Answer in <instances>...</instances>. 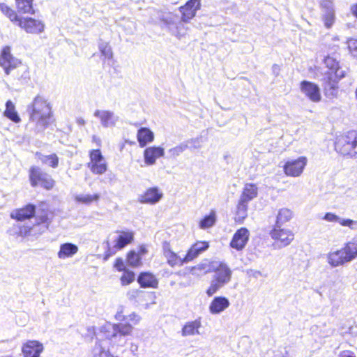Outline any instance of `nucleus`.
I'll list each match as a JSON object with an SVG mask.
<instances>
[{
    "mask_svg": "<svg viewBox=\"0 0 357 357\" xmlns=\"http://www.w3.org/2000/svg\"><path fill=\"white\" fill-rule=\"evenodd\" d=\"M293 216V212L287 208L279 210L277 215L275 227H280L281 225L289 221Z\"/></svg>",
    "mask_w": 357,
    "mask_h": 357,
    "instance_id": "obj_40",
    "label": "nucleus"
},
{
    "mask_svg": "<svg viewBox=\"0 0 357 357\" xmlns=\"http://www.w3.org/2000/svg\"><path fill=\"white\" fill-rule=\"evenodd\" d=\"M214 261H210L208 259L203 260L201 263L197 265L192 266L190 268V273L192 275L200 277L206 273L213 272V269H214Z\"/></svg>",
    "mask_w": 357,
    "mask_h": 357,
    "instance_id": "obj_23",
    "label": "nucleus"
},
{
    "mask_svg": "<svg viewBox=\"0 0 357 357\" xmlns=\"http://www.w3.org/2000/svg\"><path fill=\"white\" fill-rule=\"evenodd\" d=\"M340 255H342L344 264L351 263L357 258V240L352 239L338 249Z\"/></svg>",
    "mask_w": 357,
    "mask_h": 357,
    "instance_id": "obj_11",
    "label": "nucleus"
},
{
    "mask_svg": "<svg viewBox=\"0 0 357 357\" xmlns=\"http://www.w3.org/2000/svg\"><path fill=\"white\" fill-rule=\"evenodd\" d=\"M47 217L46 215H43L40 218V222H38V225H34L33 227H29L28 226H18V235L22 237L31 235L33 231H36L38 227H40V234H42L47 229V225L40 226V224L47 223Z\"/></svg>",
    "mask_w": 357,
    "mask_h": 357,
    "instance_id": "obj_27",
    "label": "nucleus"
},
{
    "mask_svg": "<svg viewBox=\"0 0 357 357\" xmlns=\"http://www.w3.org/2000/svg\"><path fill=\"white\" fill-rule=\"evenodd\" d=\"M217 216L215 211H211L209 214L205 215L199 222V227L202 229H207L213 227L216 222Z\"/></svg>",
    "mask_w": 357,
    "mask_h": 357,
    "instance_id": "obj_38",
    "label": "nucleus"
},
{
    "mask_svg": "<svg viewBox=\"0 0 357 357\" xmlns=\"http://www.w3.org/2000/svg\"><path fill=\"white\" fill-rule=\"evenodd\" d=\"M137 282L142 288L156 289L158 287V280L150 272L141 273L137 278Z\"/></svg>",
    "mask_w": 357,
    "mask_h": 357,
    "instance_id": "obj_24",
    "label": "nucleus"
},
{
    "mask_svg": "<svg viewBox=\"0 0 357 357\" xmlns=\"http://www.w3.org/2000/svg\"><path fill=\"white\" fill-rule=\"evenodd\" d=\"M143 155L146 165H153L158 158L165 155V149L161 146H149L144 149Z\"/></svg>",
    "mask_w": 357,
    "mask_h": 357,
    "instance_id": "obj_19",
    "label": "nucleus"
},
{
    "mask_svg": "<svg viewBox=\"0 0 357 357\" xmlns=\"http://www.w3.org/2000/svg\"><path fill=\"white\" fill-rule=\"evenodd\" d=\"M127 297L130 301H135L136 302H141L146 300V298H152L153 301L151 303L144 304V308L148 309L151 305L155 304V295L153 292H145L139 289H131L128 291Z\"/></svg>",
    "mask_w": 357,
    "mask_h": 357,
    "instance_id": "obj_21",
    "label": "nucleus"
},
{
    "mask_svg": "<svg viewBox=\"0 0 357 357\" xmlns=\"http://www.w3.org/2000/svg\"><path fill=\"white\" fill-rule=\"evenodd\" d=\"M99 50L102 56L105 59H110L112 58V51L111 47L107 43L101 42L99 44Z\"/></svg>",
    "mask_w": 357,
    "mask_h": 357,
    "instance_id": "obj_46",
    "label": "nucleus"
},
{
    "mask_svg": "<svg viewBox=\"0 0 357 357\" xmlns=\"http://www.w3.org/2000/svg\"><path fill=\"white\" fill-rule=\"evenodd\" d=\"M356 149V131L347 132L336 138L335 150L338 153L350 158H357V153H354Z\"/></svg>",
    "mask_w": 357,
    "mask_h": 357,
    "instance_id": "obj_3",
    "label": "nucleus"
},
{
    "mask_svg": "<svg viewBox=\"0 0 357 357\" xmlns=\"http://www.w3.org/2000/svg\"><path fill=\"white\" fill-rule=\"evenodd\" d=\"M338 357H356L354 354L349 351H343L340 353Z\"/></svg>",
    "mask_w": 357,
    "mask_h": 357,
    "instance_id": "obj_53",
    "label": "nucleus"
},
{
    "mask_svg": "<svg viewBox=\"0 0 357 357\" xmlns=\"http://www.w3.org/2000/svg\"><path fill=\"white\" fill-rule=\"evenodd\" d=\"M17 25L29 33H40L44 31L45 24L39 20L33 18H20Z\"/></svg>",
    "mask_w": 357,
    "mask_h": 357,
    "instance_id": "obj_10",
    "label": "nucleus"
},
{
    "mask_svg": "<svg viewBox=\"0 0 357 357\" xmlns=\"http://www.w3.org/2000/svg\"><path fill=\"white\" fill-rule=\"evenodd\" d=\"M326 66L335 74V78L340 79L344 76L343 71L339 68V63L332 56H327L324 59Z\"/></svg>",
    "mask_w": 357,
    "mask_h": 357,
    "instance_id": "obj_36",
    "label": "nucleus"
},
{
    "mask_svg": "<svg viewBox=\"0 0 357 357\" xmlns=\"http://www.w3.org/2000/svg\"><path fill=\"white\" fill-rule=\"evenodd\" d=\"M114 318L116 320L119 321H123L127 320V316L123 314V310L122 307L118 310L114 316Z\"/></svg>",
    "mask_w": 357,
    "mask_h": 357,
    "instance_id": "obj_51",
    "label": "nucleus"
},
{
    "mask_svg": "<svg viewBox=\"0 0 357 357\" xmlns=\"http://www.w3.org/2000/svg\"><path fill=\"white\" fill-rule=\"evenodd\" d=\"M135 278V273L129 270L124 271L120 278L122 285H128L131 284Z\"/></svg>",
    "mask_w": 357,
    "mask_h": 357,
    "instance_id": "obj_45",
    "label": "nucleus"
},
{
    "mask_svg": "<svg viewBox=\"0 0 357 357\" xmlns=\"http://www.w3.org/2000/svg\"><path fill=\"white\" fill-rule=\"evenodd\" d=\"M195 141H185L169 149L167 151L168 155L170 158H176L181 155L186 149H188L189 144L195 143Z\"/></svg>",
    "mask_w": 357,
    "mask_h": 357,
    "instance_id": "obj_35",
    "label": "nucleus"
},
{
    "mask_svg": "<svg viewBox=\"0 0 357 357\" xmlns=\"http://www.w3.org/2000/svg\"><path fill=\"white\" fill-rule=\"evenodd\" d=\"M162 250L163 255L170 266L174 267L175 266H181L183 263H188V261H185V257H182L172 250L169 243L165 242L163 243Z\"/></svg>",
    "mask_w": 357,
    "mask_h": 357,
    "instance_id": "obj_20",
    "label": "nucleus"
},
{
    "mask_svg": "<svg viewBox=\"0 0 357 357\" xmlns=\"http://www.w3.org/2000/svg\"><path fill=\"white\" fill-rule=\"evenodd\" d=\"M16 3L20 12L24 13H32V0H16Z\"/></svg>",
    "mask_w": 357,
    "mask_h": 357,
    "instance_id": "obj_44",
    "label": "nucleus"
},
{
    "mask_svg": "<svg viewBox=\"0 0 357 357\" xmlns=\"http://www.w3.org/2000/svg\"><path fill=\"white\" fill-rule=\"evenodd\" d=\"M29 111L30 122L38 130H43L50 123L52 114L48 100L43 96H36L29 107Z\"/></svg>",
    "mask_w": 357,
    "mask_h": 357,
    "instance_id": "obj_1",
    "label": "nucleus"
},
{
    "mask_svg": "<svg viewBox=\"0 0 357 357\" xmlns=\"http://www.w3.org/2000/svg\"><path fill=\"white\" fill-rule=\"evenodd\" d=\"M323 220L329 222H337L342 227H348L353 231L357 230V220L342 218L331 212L326 213Z\"/></svg>",
    "mask_w": 357,
    "mask_h": 357,
    "instance_id": "obj_18",
    "label": "nucleus"
},
{
    "mask_svg": "<svg viewBox=\"0 0 357 357\" xmlns=\"http://www.w3.org/2000/svg\"><path fill=\"white\" fill-rule=\"evenodd\" d=\"M272 238L280 242L282 246L289 245L294 240V234L289 229H282L280 227H275L271 232Z\"/></svg>",
    "mask_w": 357,
    "mask_h": 357,
    "instance_id": "obj_15",
    "label": "nucleus"
},
{
    "mask_svg": "<svg viewBox=\"0 0 357 357\" xmlns=\"http://www.w3.org/2000/svg\"><path fill=\"white\" fill-rule=\"evenodd\" d=\"M201 327L202 321L200 318L193 321H188L183 326L181 331V334L183 337L199 335V329Z\"/></svg>",
    "mask_w": 357,
    "mask_h": 357,
    "instance_id": "obj_29",
    "label": "nucleus"
},
{
    "mask_svg": "<svg viewBox=\"0 0 357 357\" xmlns=\"http://www.w3.org/2000/svg\"><path fill=\"white\" fill-rule=\"evenodd\" d=\"M248 203L239 199L236 207L235 215V221L236 222L242 223L248 216Z\"/></svg>",
    "mask_w": 357,
    "mask_h": 357,
    "instance_id": "obj_37",
    "label": "nucleus"
},
{
    "mask_svg": "<svg viewBox=\"0 0 357 357\" xmlns=\"http://www.w3.org/2000/svg\"><path fill=\"white\" fill-rule=\"evenodd\" d=\"M43 351V344L37 340H29L22 347V352L24 357H40Z\"/></svg>",
    "mask_w": 357,
    "mask_h": 357,
    "instance_id": "obj_16",
    "label": "nucleus"
},
{
    "mask_svg": "<svg viewBox=\"0 0 357 357\" xmlns=\"http://www.w3.org/2000/svg\"><path fill=\"white\" fill-rule=\"evenodd\" d=\"M133 240V233L129 231H120L116 240L114 247L117 249H122Z\"/></svg>",
    "mask_w": 357,
    "mask_h": 357,
    "instance_id": "obj_34",
    "label": "nucleus"
},
{
    "mask_svg": "<svg viewBox=\"0 0 357 357\" xmlns=\"http://www.w3.org/2000/svg\"><path fill=\"white\" fill-rule=\"evenodd\" d=\"M99 197V195L98 194H79L75 196V199L77 202L88 205L93 202L98 201Z\"/></svg>",
    "mask_w": 357,
    "mask_h": 357,
    "instance_id": "obj_42",
    "label": "nucleus"
},
{
    "mask_svg": "<svg viewBox=\"0 0 357 357\" xmlns=\"http://www.w3.org/2000/svg\"><path fill=\"white\" fill-rule=\"evenodd\" d=\"M347 43L351 55L357 59V39L349 38L347 40Z\"/></svg>",
    "mask_w": 357,
    "mask_h": 357,
    "instance_id": "obj_48",
    "label": "nucleus"
},
{
    "mask_svg": "<svg viewBox=\"0 0 357 357\" xmlns=\"http://www.w3.org/2000/svg\"><path fill=\"white\" fill-rule=\"evenodd\" d=\"M201 6L200 0H190L185 6L180 8L182 13L181 20L183 22H188L192 19Z\"/></svg>",
    "mask_w": 357,
    "mask_h": 357,
    "instance_id": "obj_17",
    "label": "nucleus"
},
{
    "mask_svg": "<svg viewBox=\"0 0 357 357\" xmlns=\"http://www.w3.org/2000/svg\"><path fill=\"white\" fill-rule=\"evenodd\" d=\"M130 351L132 354H135L138 351V345L134 343H131Z\"/></svg>",
    "mask_w": 357,
    "mask_h": 357,
    "instance_id": "obj_55",
    "label": "nucleus"
},
{
    "mask_svg": "<svg viewBox=\"0 0 357 357\" xmlns=\"http://www.w3.org/2000/svg\"><path fill=\"white\" fill-rule=\"evenodd\" d=\"M307 162L306 157L301 156L295 160H288L283 166L284 174L288 176H300Z\"/></svg>",
    "mask_w": 357,
    "mask_h": 357,
    "instance_id": "obj_8",
    "label": "nucleus"
},
{
    "mask_svg": "<svg viewBox=\"0 0 357 357\" xmlns=\"http://www.w3.org/2000/svg\"><path fill=\"white\" fill-rule=\"evenodd\" d=\"M230 305L229 299L225 296H215L210 303L208 310L211 314H219Z\"/></svg>",
    "mask_w": 357,
    "mask_h": 357,
    "instance_id": "obj_22",
    "label": "nucleus"
},
{
    "mask_svg": "<svg viewBox=\"0 0 357 357\" xmlns=\"http://www.w3.org/2000/svg\"><path fill=\"white\" fill-rule=\"evenodd\" d=\"M114 267L119 271H126L127 269H126V266L124 264V262L123 261L120 259V258H118L116 259L115 261V263H114Z\"/></svg>",
    "mask_w": 357,
    "mask_h": 357,
    "instance_id": "obj_50",
    "label": "nucleus"
},
{
    "mask_svg": "<svg viewBox=\"0 0 357 357\" xmlns=\"http://www.w3.org/2000/svg\"><path fill=\"white\" fill-rule=\"evenodd\" d=\"M163 197V192L157 187L148 188L144 193L139 195L140 203L154 205L158 203Z\"/></svg>",
    "mask_w": 357,
    "mask_h": 357,
    "instance_id": "obj_12",
    "label": "nucleus"
},
{
    "mask_svg": "<svg viewBox=\"0 0 357 357\" xmlns=\"http://www.w3.org/2000/svg\"><path fill=\"white\" fill-rule=\"evenodd\" d=\"M0 10L3 14L10 19L11 22H15L17 24H18V21L20 18H19L16 13L6 4L4 3H0Z\"/></svg>",
    "mask_w": 357,
    "mask_h": 357,
    "instance_id": "obj_43",
    "label": "nucleus"
},
{
    "mask_svg": "<svg viewBox=\"0 0 357 357\" xmlns=\"http://www.w3.org/2000/svg\"><path fill=\"white\" fill-rule=\"evenodd\" d=\"M342 257L338 249H331L325 255L326 262L331 268L343 266L344 264Z\"/></svg>",
    "mask_w": 357,
    "mask_h": 357,
    "instance_id": "obj_28",
    "label": "nucleus"
},
{
    "mask_svg": "<svg viewBox=\"0 0 357 357\" xmlns=\"http://www.w3.org/2000/svg\"><path fill=\"white\" fill-rule=\"evenodd\" d=\"M36 156L43 164L46 165L52 168H56L59 164V158L56 154H50L47 155L41 153H36Z\"/></svg>",
    "mask_w": 357,
    "mask_h": 357,
    "instance_id": "obj_39",
    "label": "nucleus"
},
{
    "mask_svg": "<svg viewBox=\"0 0 357 357\" xmlns=\"http://www.w3.org/2000/svg\"><path fill=\"white\" fill-rule=\"evenodd\" d=\"M92 142L93 143L96 144L98 146H100L101 144V139H100L99 137H98L96 135H93Z\"/></svg>",
    "mask_w": 357,
    "mask_h": 357,
    "instance_id": "obj_56",
    "label": "nucleus"
},
{
    "mask_svg": "<svg viewBox=\"0 0 357 357\" xmlns=\"http://www.w3.org/2000/svg\"><path fill=\"white\" fill-rule=\"evenodd\" d=\"M137 139L140 147H144L154 140V133L148 128H140L137 130Z\"/></svg>",
    "mask_w": 357,
    "mask_h": 357,
    "instance_id": "obj_30",
    "label": "nucleus"
},
{
    "mask_svg": "<svg viewBox=\"0 0 357 357\" xmlns=\"http://www.w3.org/2000/svg\"><path fill=\"white\" fill-rule=\"evenodd\" d=\"M89 158L87 167L93 174L102 175L107 172V162L100 149L90 151Z\"/></svg>",
    "mask_w": 357,
    "mask_h": 357,
    "instance_id": "obj_4",
    "label": "nucleus"
},
{
    "mask_svg": "<svg viewBox=\"0 0 357 357\" xmlns=\"http://www.w3.org/2000/svg\"><path fill=\"white\" fill-rule=\"evenodd\" d=\"M77 123L79 126H84L86 123V121L83 118H78L77 119Z\"/></svg>",
    "mask_w": 357,
    "mask_h": 357,
    "instance_id": "obj_57",
    "label": "nucleus"
},
{
    "mask_svg": "<svg viewBox=\"0 0 357 357\" xmlns=\"http://www.w3.org/2000/svg\"><path fill=\"white\" fill-rule=\"evenodd\" d=\"M331 89H332L333 90H335V89H336V86H335L334 84H333V85L331 86Z\"/></svg>",
    "mask_w": 357,
    "mask_h": 357,
    "instance_id": "obj_58",
    "label": "nucleus"
},
{
    "mask_svg": "<svg viewBox=\"0 0 357 357\" xmlns=\"http://www.w3.org/2000/svg\"><path fill=\"white\" fill-rule=\"evenodd\" d=\"M207 241H197L193 244L185 255V261L190 262L199 256V254L208 248Z\"/></svg>",
    "mask_w": 357,
    "mask_h": 357,
    "instance_id": "obj_26",
    "label": "nucleus"
},
{
    "mask_svg": "<svg viewBox=\"0 0 357 357\" xmlns=\"http://www.w3.org/2000/svg\"><path fill=\"white\" fill-rule=\"evenodd\" d=\"M249 236L250 231L247 228H240L234 234L230 242V246L236 250H242L245 247Z\"/></svg>",
    "mask_w": 357,
    "mask_h": 357,
    "instance_id": "obj_14",
    "label": "nucleus"
},
{
    "mask_svg": "<svg viewBox=\"0 0 357 357\" xmlns=\"http://www.w3.org/2000/svg\"><path fill=\"white\" fill-rule=\"evenodd\" d=\"M128 263L132 266H137L140 264L141 257L138 253L131 251L128 255Z\"/></svg>",
    "mask_w": 357,
    "mask_h": 357,
    "instance_id": "obj_47",
    "label": "nucleus"
},
{
    "mask_svg": "<svg viewBox=\"0 0 357 357\" xmlns=\"http://www.w3.org/2000/svg\"><path fill=\"white\" fill-rule=\"evenodd\" d=\"M78 252V247L71 243H65L60 245L57 256L60 259L73 257Z\"/></svg>",
    "mask_w": 357,
    "mask_h": 357,
    "instance_id": "obj_31",
    "label": "nucleus"
},
{
    "mask_svg": "<svg viewBox=\"0 0 357 357\" xmlns=\"http://www.w3.org/2000/svg\"><path fill=\"white\" fill-rule=\"evenodd\" d=\"M20 64L21 61L11 54L10 47H3L0 54V66L3 68L5 73L9 75L11 70L17 68Z\"/></svg>",
    "mask_w": 357,
    "mask_h": 357,
    "instance_id": "obj_7",
    "label": "nucleus"
},
{
    "mask_svg": "<svg viewBox=\"0 0 357 357\" xmlns=\"http://www.w3.org/2000/svg\"><path fill=\"white\" fill-rule=\"evenodd\" d=\"M215 273L211 284L206 290L208 296H213L220 289L229 283L231 278L232 271L230 268L224 262L215 261L214 264Z\"/></svg>",
    "mask_w": 357,
    "mask_h": 357,
    "instance_id": "obj_2",
    "label": "nucleus"
},
{
    "mask_svg": "<svg viewBox=\"0 0 357 357\" xmlns=\"http://www.w3.org/2000/svg\"><path fill=\"white\" fill-rule=\"evenodd\" d=\"M301 93L312 102L317 103L321 100L319 86L312 82L303 80L300 84Z\"/></svg>",
    "mask_w": 357,
    "mask_h": 357,
    "instance_id": "obj_9",
    "label": "nucleus"
},
{
    "mask_svg": "<svg viewBox=\"0 0 357 357\" xmlns=\"http://www.w3.org/2000/svg\"><path fill=\"white\" fill-rule=\"evenodd\" d=\"M321 18L326 29H331L335 22V12L333 0L320 1Z\"/></svg>",
    "mask_w": 357,
    "mask_h": 357,
    "instance_id": "obj_6",
    "label": "nucleus"
},
{
    "mask_svg": "<svg viewBox=\"0 0 357 357\" xmlns=\"http://www.w3.org/2000/svg\"><path fill=\"white\" fill-rule=\"evenodd\" d=\"M3 115L15 123H18L21 121V119L15 109V105L11 100H8L6 102V109L3 112Z\"/></svg>",
    "mask_w": 357,
    "mask_h": 357,
    "instance_id": "obj_33",
    "label": "nucleus"
},
{
    "mask_svg": "<svg viewBox=\"0 0 357 357\" xmlns=\"http://www.w3.org/2000/svg\"><path fill=\"white\" fill-rule=\"evenodd\" d=\"M189 141H195L196 142L189 144L188 149L195 150V149H198L200 148V144L197 139H190Z\"/></svg>",
    "mask_w": 357,
    "mask_h": 357,
    "instance_id": "obj_52",
    "label": "nucleus"
},
{
    "mask_svg": "<svg viewBox=\"0 0 357 357\" xmlns=\"http://www.w3.org/2000/svg\"><path fill=\"white\" fill-rule=\"evenodd\" d=\"M35 214V206L28 204L25 207L13 211L10 217L18 221H23L33 217Z\"/></svg>",
    "mask_w": 357,
    "mask_h": 357,
    "instance_id": "obj_25",
    "label": "nucleus"
},
{
    "mask_svg": "<svg viewBox=\"0 0 357 357\" xmlns=\"http://www.w3.org/2000/svg\"><path fill=\"white\" fill-rule=\"evenodd\" d=\"M350 11L351 14L357 18V3L351 6Z\"/></svg>",
    "mask_w": 357,
    "mask_h": 357,
    "instance_id": "obj_54",
    "label": "nucleus"
},
{
    "mask_svg": "<svg viewBox=\"0 0 357 357\" xmlns=\"http://www.w3.org/2000/svg\"><path fill=\"white\" fill-rule=\"evenodd\" d=\"M142 319L139 314L136 312H132L127 316V320L129 321L131 325H137Z\"/></svg>",
    "mask_w": 357,
    "mask_h": 357,
    "instance_id": "obj_49",
    "label": "nucleus"
},
{
    "mask_svg": "<svg viewBox=\"0 0 357 357\" xmlns=\"http://www.w3.org/2000/svg\"><path fill=\"white\" fill-rule=\"evenodd\" d=\"M29 178L32 186L35 187L41 185L45 188L49 190L52 188L54 184V180L51 176L43 172L38 167H32L29 171Z\"/></svg>",
    "mask_w": 357,
    "mask_h": 357,
    "instance_id": "obj_5",
    "label": "nucleus"
},
{
    "mask_svg": "<svg viewBox=\"0 0 357 357\" xmlns=\"http://www.w3.org/2000/svg\"><path fill=\"white\" fill-rule=\"evenodd\" d=\"M258 194V188L256 185L247 183L245 185L240 199L249 203L255 199Z\"/></svg>",
    "mask_w": 357,
    "mask_h": 357,
    "instance_id": "obj_32",
    "label": "nucleus"
},
{
    "mask_svg": "<svg viewBox=\"0 0 357 357\" xmlns=\"http://www.w3.org/2000/svg\"><path fill=\"white\" fill-rule=\"evenodd\" d=\"M165 22L171 33L178 39L186 35L187 29L183 23H179L175 29H173L170 21L165 20Z\"/></svg>",
    "mask_w": 357,
    "mask_h": 357,
    "instance_id": "obj_41",
    "label": "nucleus"
},
{
    "mask_svg": "<svg viewBox=\"0 0 357 357\" xmlns=\"http://www.w3.org/2000/svg\"><path fill=\"white\" fill-rule=\"evenodd\" d=\"M94 116L98 119L101 126L105 128L115 126L118 121V116L112 111L97 109L94 112Z\"/></svg>",
    "mask_w": 357,
    "mask_h": 357,
    "instance_id": "obj_13",
    "label": "nucleus"
}]
</instances>
